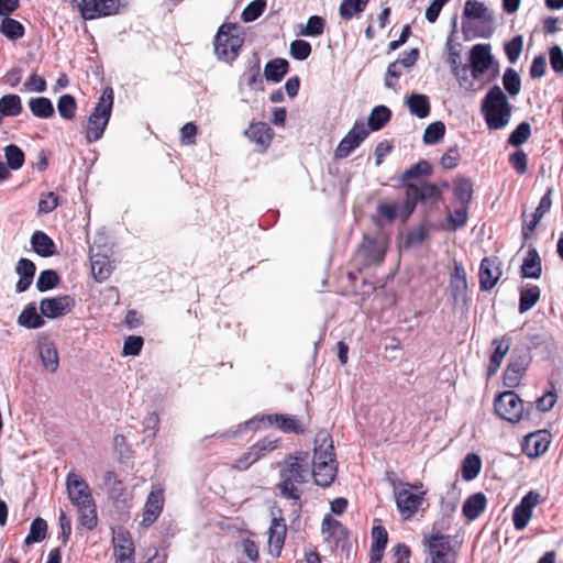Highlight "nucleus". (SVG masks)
<instances>
[{"mask_svg": "<svg viewBox=\"0 0 563 563\" xmlns=\"http://www.w3.org/2000/svg\"><path fill=\"white\" fill-rule=\"evenodd\" d=\"M85 20L115 14L125 5L123 0H73Z\"/></svg>", "mask_w": 563, "mask_h": 563, "instance_id": "1a4fd4ad", "label": "nucleus"}, {"mask_svg": "<svg viewBox=\"0 0 563 563\" xmlns=\"http://www.w3.org/2000/svg\"><path fill=\"white\" fill-rule=\"evenodd\" d=\"M43 317L42 313L37 312L36 307L30 303L18 317V323L26 329H38L44 325Z\"/></svg>", "mask_w": 563, "mask_h": 563, "instance_id": "72a5a7b5", "label": "nucleus"}, {"mask_svg": "<svg viewBox=\"0 0 563 563\" xmlns=\"http://www.w3.org/2000/svg\"><path fill=\"white\" fill-rule=\"evenodd\" d=\"M325 26V21L323 18L319 15H312L308 19V22L305 27H302L299 32L302 36H319L323 33Z\"/></svg>", "mask_w": 563, "mask_h": 563, "instance_id": "5fc2aeb1", "label": "nucleus"}, {"mask_svg": "<svg viewBox=\"0 0 563 563\" xmlns=\"http://www.w3.org/2000/svg\"><path fill=\"white\" fill-rule=\"evenodd\" d=\"M109 251L110 249L106 245L98 244L97 239L90 246L91 273L98 283L107 280L112 273L113 265L109 260Z\"/></svg>", "mask_w": 563, "mask_h": 563, "instance_id": "f8f14e48", "label": "nucleus"}, {"mask_svg": "<svg viewBox=\"0 0 563 563\" xmlns=\"http://www.w3.org/2000/svg\"><path fill=\"white\" fill-rule=\"evenodd\" d=\"M427 490L423 486L399 483L394 487L397 509L402 519H411L424 504Z\"/></svg>", "mask_w": 563, "mask_h": 563, "instance_id": "0eeeda50", "label": "nucleus"}, {"mask_svg": "<svg viewBox=\"0 0 563 563\" xmlns=\"http://www.w3.org/2000/svg\"><path fill=\"white\" fill-rule=\"evenodd\" d=\"M411 114L423 119L430 114V101L428 96L422 93H411L406 101Z\"/></svg>", "mask_w": 563, "mask_h": 563, "instance_id": "473e14b6", "label": "nucleus"}, {"mask_svg": "<svg viewBox=\"0 0 563 563\" xmlns=\"http://www.w3.org/2000/svg\"><path fill=\"white\" fill-rule=\"evenodd\" d=\"M0 32L9 40L15 41L24 35V26L14 19L5 16L0 25Z\"/></svg>", "mask_w": 563, "mask_h": 563, "instance_id": "de8ad7c7", "label": "nucleus"}, {"mask_svg": "<svg viewBox=\"0 0 563 563\" xmlns=\"http://www.w3.org/2000/svg\"><path fill=\"white\" fill-rule=\"evenodd\" d=\"M62 206L60 197L53 191L43 194L38 200V211H54Z\"/></svg>", "mask_w": 563, "mask_h": 563, "instance_id": "69168bd1", "label": "nucleus"}, {"mask_svg": "<svg viewBox=\"0 0 563 563\" xmlns=\"http://www.w3.org/2000/svg\"><path fill=\"white\" fill-rule=\"evenodd\" d=\"M21 97L14 93L4 95L0 98V114L3 117H18L22 112Z\"/></svg>", "mask_w": 563, "mask_h": 563, "instance_id": "c9c22d12", "label": "nucleus"}, {"mask_svg": "<svg viewBox=\"0 0 563 563\" xmlns=\"http://www.w3.org/2000/svg\"><path fill=\"white\" fill-rule=\"evenodd\" d=\"M407 195L409 198H412L413 201H429L438 199L440 190L434 184L430 183H421L419 185L410 184L409 187H407Z\"/></svg>", "mask_w": 563, "mask_h": 563, "instance_id": "c85d7f7f", "label": "nucleus"}, {"mask_svg": "<svg viewBox=\"0 0 563 563\" xmlns=\"http://www.w3.org/2000/svg\"><path fill=\"white\" fill-rule=\"evenodd\" d=\"M430 563H453L455 550L449 536L431 533L423 539Z\"/></svg>", "mask_w": 563, "mask_h": 563, "instance_id": "6e6552de", "label": "nucleus"}, {"mask_svg": "<svg viewBox=\"0 0 563 563\" xmlns=\"http://www.w3.org/2000/svg\"><path fill=\"white\" fill-rule=\"evenodd\" d=\"M540 299V289L538 286L523 288L520 294V312L530 310Z\"/></svg>", "mask_w": 563, "mask_h": 563, "instance_id": "8fccbe9b", "label": "nucleus"}, {"mask_svg": "<svg viewBox=\"0 0 563 563\" xmlns=\"http://www.w3.org/2000/svg\"><path fill=\"white\" fill-rule=\"evenodd\" d=\"M112 106L113 89L107 87L102 91L86 124V140L88 143L97 142L102 137L111 117Z\"/></svg>", "mask_w": 563, "mask_h": 563, "instance_id": "39448f33", "label": "nucleus"}, {"mask_svg": "<svg viewBox=\"0 0 563 563\" xmlns=\"http://www.w3.org/2000/svg\"><path fill=\"white\" fill-rule=\"evenodd\" d=\"M245 135L252 142L260 145L263 151L269 146L273 140V131L269 125L264 122L252 123L245 131Z\"/></svg>", "mask_w": 563, "mask_h": 563, "instance_id": "bb28decb", "label": "nucleus"}, {"mask_svg": "<svg viewBox=\"0 0 563 563\" xmlns=\"http://www.w3.org/2000/svg\"><path fill=\"white\" fill-rule=\"evenodd\" d=\"M445 133V125L441 121L433 122L427 126L423 133V142L428 145L439 143Z\"/></svg>", "mask_w": 563, "mask_h": 563, "instance_id": "603ef678", "label": "nucleus"}, {"mask_svg": "<svg viewBox=\"0 0 563 563\" xmlns=\"http://www.w3.org/2000/svg\"><path fill=\"white\" fill-rule=\"evenodd\" d=\"M448 64L451 71L459 80L462 88L474 90L473 80L468 77V66L461 63V52L459 46L448 44Z\"/></svg>", "mask_w": 563, "mask_h": 563, "instance_id": "6ab92c4d", "label": "nucleus"}, {"mask_svg": "<svg viewBox=\"0 0 563 563\" xmlns=\"http://www.w3.org/2000/svg\"><path fill=\"white\" fill-rule=\"evenodd\" d=\"M539 503V495L537 493H528L515 508L512 520L517 530L525 529L532 516V510Z\"/></svg>", "mask_w": 563, "mask_h": 563, "instance_id": "4be33fe9", "label": "nucleus"}, {"mask_svg": "<svg viewBox=\"0 0 563 563\" xmlns=\"http://www.w3.org/2000/svg\"><path fill=\"white\" fill-rule=\"evenodd\" d=\"M38 356L43 367L49 372L55 373L59 366L58 352L55 344L46 338L38 341Z\"/></svg>", "mask_w": 563, "mask_h": 563, "instance_id": "a878e982", "label": "nucleus"}, {"mask_svg": "<svg viewBox=\"0 0 563 563\" xmlns=\"http://www.w3.org/2000/svg\"><path fill=\"white\" fill-rule=\"evenodd\" d=\"M482 461L477 454L471 453L465 456L462 464V477L465 481H472L479 474Z\"/></svg>", "mask_w": 563, "mask_h": 563, "instance_id": "c03bdc74", "label": "nucleus"}, {"mask_svg": "<svg viewBox=\"0 0 563 563\" xmlns=\"http://www.w3.org/2000/svg\"><path fill=\"white\" fill-rule=\"evenodd\" d=\"M391 112L385 106L375 107L368 117V126L373 131L380 130L390 119Z\"/></svg>", "mask_w": 563, "mask_h": 563, "instance_id": "49530a36", "label": "nucleus"}, {"mask_svg": "<svg viewBox=\"0 0 563 563\" xmlns=\"http://www.w3.org/2000/svg\"><path fill=\"white\" fill-rule=\"evenodd\" d=\"M473 192V185L471 180L461 178L454 183V195L461 203L470 201Z\"/></svg>", "mask_w": 563, "mask_h": 563, "instance_id": "052dcab7", "label": "nucleus"}, {"mask_svg": "<svg viewBox=\"0 0 563 563\" xmlns=\"http://www.w3.org/2000/svg\"><path fill=\"white\" fill-rule=\"evenodd\" d=\"M286 523L283 519H273L268 528L267 551L273 558L280 555L286 538Z\"/></svg>", "mask_w": 563, "mask_h": 563, "instance_id": "5701e85b", "label": "nucleus"}, {"mask_svg": "<svg viewBox=\"0 0 563 563\" xmlns=\"http://www.w3.org/2000/svg\"><path fill=\"white\" fill-rule=\"evenodd\" d=\"M309 418L307 416L287 415V413H271L256 416L247 420L243 424H239L232 435H238L243 430H261L269 427H275L284 433L303 434L309 427Z\"/></svg>", "mask_w": 563, "mask_h": 563, "instance_id": "f03ea898", "label": "nucleus"}, {"mask_svg": "<svg viewBox=\"0 0 563 563\" xmlns=\"http://www.w3.org/2000/svg\"><path fill=\"white\" fill-rule=\"evenodd\" d=\"M113 558L115 561H135L134 543L130 532L123 528H117L112 531Z\"/></svg>", "mask_w": 563, "mask_h": 563, "instance_id": "f3484780", "label": "nucleus"}, {"mask_svg": "<svg viewBox=\"0 0 563 563\" xmlns=\"http://www.w3.org/2000/svg\"><path fill=\"white\" fill-rule=\"evenodd\" d=\"M66 489L68 498L75 507L93 501L88 484L75 472L68 473L66 477Z\"/></svg>", "mask_w": 563, "mask_h": 563, "instance_id": "2eb2a0df", "label": "nucleus"}, {"mask_svg": "<svg viewBox=\"0 0 563 563\" xmlns=\"http://www.w3.org/2000/svg\"><path fill=\"white\" fill-rule=\"evenodd\" d=\"M74 306L70 296L44 298L40 301L41 313L48 319H57L67 314Z\"/></svg>", "mask_w": 563, "mask_h": 563, "instance_id": "aec40b11", "label": "nucleus"}, {"mask_svg": "<svg viewBox=\"0 0 563 563\" xmlns=\"http://www.w3.org/2000/svg\"><path fill=\"white\" fill-rule=\"evenodd\" d=\"M290 55L297 60H305L311 54V45L303 40H295L290 43Z\"/></svg>", "mask_w": 563, "mask_h": 563, "instance_id": "680f3d73", "label": "nucleus"}, {"mask_svg": "<svg viewBox=\"0 0 563 563\" xmlns=\"http://www.w3.org/2000/svg\"><path fill=\"white\" fill-rule=\"evenodd\" d=\"M280 476L279 488L282 494L287 498L298 499L297 484L303 483L308 476V454L301 452L288 456L282 465Z\"/></svg>", "mask_w": 563, "mask_h": 563, "instance_id": "20e7f679", "label": "nucleus"}, {"mask_svg": "<svg viewBox=\"0 0 563 563\" xmlns=\"http://www.w3.org/2000/svg\"><path fill=\"white\" fill-rule=\"evenodd\" d=\"M430 173V164L427 161L421 159L417 164L412 165L409 169H407L402 174L401 179L409 186L410 184H413V181H419L422 177L428 176Z\"/></svg>", "mask_w": 563, "mask_h": 563, "instance_id": "79ce46f5", "label": "nucleus"}, {"mask_svg": "<svg viewBox=\"0 0 563 563\" xmlns=\"http://www.w3.org/2000/svg\"><path fill=\"white\" fill-rule=\"evenodd\" d=\"M98 485L101 489H104L109 493H114L119 489L120 482L112 471H106L102 473L100 483Z\"/></svg>", "mask_w": 563, "mask_h": 563, "instance_id": "774afa93", "label": "nucleus"}, {"mask_svg": "<svg viewBox=\"0 0 563 563\" xmlns=\"http://www.w3.org/2000/svg\"><path fill=\"white\" fill-rule=\"evenodd\" d=\"M450 289L455 301L465 300L467 290L466 272L459 263L454 264V269L451 273Z\"/></svg>", "mask_w": 563, "mask_h": 563, "instance_id": "cd10ccee", "label": "nucleus"}, {"mask_svg": "<svg viewBox=\"0 0 563 563\" xmlns=\"http://www.w3.org/2000/svg\"><path fill=\"white\" fill-rule=\"evenodd\" d=\"M479 287L482 290H490L503 275L501 262L498 257H485L479 266Z\"/></svg>", "mask_w": 563, "mask_h": 563, "instance_id": "a211bd4d", "label": "nucleus"}, {"mask_svg": "<svg viewBox=\"0 0 563 563\" xmlns=\"http://www.w3.org/2000/svg\"><path fill=\"white\" fill-rule=\"evenodd\" d=\"M288 62L284 58H274L269 60L264 68L266 80L279 82L288 71Z\"/></svg>", "mask_w": 563, "mask_h": 563, "instance_id": "f704fd0d", "label": "nucleus"}, {"mask_svg": "<svg viewBox=\"0 0 563 563\" xmlns=\"http://www.w3.org/2000/svg\"><path fill=\"white\" fill-rule=\"evenodd\" d=\"M31 244L36 254L42 257H49L55 254L56 247L53 240L42 231L33 233Z\"/></svg>", "mask_w": 563, "mask_h": 563, "instance_id": "2f4dec72", "label": "nucleus"}, {"mask_svg": "<svg viewBox=\"0 0 563 563\" xmlns=\"http://www.w3.org/2000/svg\"><path fill=\"white\" fill-rule=\"evenodd\" d=\"M76 508L78 511L79 523L88 530L96 528L98 517L95 500L84 504L82 506H77Z\"/></svg>", "mask_w": 563, "mask_h": 563, "instance_id": "58836bf2", "label": "nucleus"}, {"mask_svg": "<svg viewBox=\"0 0 563 563\" xmlns=\"http://www.w3.org/2000/svg\"><path fill=\"white\" fill-rule=\"evenodd\" d=\"M143 346V339L137 335L128 336L123 343L122 355L136 356Z\"/></svg>", "mask_w": 563, "mask_h": 563, "instance_id": "338daca9", "label": "nucleus"}, {"mask_svg": "<svg viewBox=\"0 0 563 563\" xmlns=\"http://www.w3.org/2000/svg\"><path fill=\"white\" fill-rule=\"evenodd\" d=\"M368 131L363 122L356 121L347 134L341 140L334 151L338 159L347 157L366 139Z\"/></svg>", "mask_w": 563, "mask_h": 563, "instance_id": "dca6fc26", "label": "nucleus"}, {"mask_svg": "<svg viewBox=\"0 0 563 563\" xmlns=\"http://www.w3.org/2000/svg\"><path fill=\"white\" fill-rule=\"evenodd\" d=\"M244 37L235 23H223L214 37V53L223 62H233L240 52Z\"/></svg>", "mask_w": 563, "mask_h": 563, "instance_id": "423d86ee", "label": "nucleus"}, {"mask_svg": "<svg viewBox=\"0 0 563 563\" xmlns=\"http://www.w3.org/2000/svg\"><path fill=\"white\" fill-rule=\"evenodd\" d=\"M531 134V126L528 122H521L509 135L508 142L514 146L526 143Z\"/></svg>", "mask_w": 563, "mask_h": 563, "instance_id": "4d7b16f0", "label": "nucleus"}, {"mask_svg": "<svg viewBox=\"0 0 563 563\" xmlns=\"http://www.w3.org/2000/svg\"><path fill=\"white\" fill-rule=\"evenodd\" d=\"M526 371V362L522 357H514L507 365L504 373V384L506 387L515 388L519 385Z\"/></svg>", "mask_w": 563, "mask_h": 563, "instance_id": "c756f323", "label": "nucleus"}, {"mask_svg": "<svg viewBox=\"0 0 563 563\" xmlns=\"http://www.w3.org/2000/svg\"><path fill=\"white\" fill-rule=\"evenodd\" d=\"M427 235L428 228L424 224H420L409 231L405 236H401L399 247L400 250H404L419 245L426 240Z\"/></svg>", "mask_w": 563, "mask_h": 563, "instance_id": "37998d69", "label": "nucleus"}, {"mask_svg": "<svg viewBox=\"0 0 563 563\" xmlns=\"http://www.w3.org/2000/svg\"><path fill=\"white\" fill-rule=\"evenodd\" d=\"M465 18L474 20H483L485 22H493V15L483 2L477 0H467L465 2L464 12Z\"/></svg>", "mask_w": 563, "mask_h": 563, "instance_id": "e433bc0d", "label": "nucleus"}, {"mask_svg": "<svg viewBox=\"0 0 563 563\" xmlns=\"http://www.w3.org/2000/svg\"><path fill=\"white\" fill-rule=\"evenodd\" d=\"M503 84L509 95L517 96L520 92L521 80H520L518 73L515 69H512V68L506 69L504 77H503Z\"/></svg>", "mask_w": 563, "mask_h": 563, "instance_id": "6e6d98bb", "label": "nucleus"}, {"mask_svg": "<svg viewBox=\"0 0 563 563\" xmlns=\"http://www.w3.org/2000/svg\"><path fill=\"white\" fill-rule=\"evenodd\" d=\"M486 498L483 494H474L466 499L463 505L464 515L473 520L477 518L485 509Z\"/></svg>", "mask_w": 563, "mask_h": 563, "instance_id": "a19ab883", "label": "nucleus"}, {"mask_svg": "<svg viewBox=\"0 0 563 563\" xmlns=\"http://www.w3.org/2000/svg\"><path fill=\"white\" fill-rule=\"evenodd\" d=\"M496 413L504 420L516 423L523 416V402L514 391L501 393L494 402Z\"/></svg>", "mask_w": 563, "mask_h": 563, "instance_id": "9d476101", "label": "nucleus"}, {"mask_svg": "<svg viewBox=\"0 0 563 563\" xmlns=\"http://www.w3.org/2000/svg\"><path fill=\"white\" fill-rule=\"evenodd\" d=\"M47 523L42 518H36L32 521L30 532L25 538L26 544L41 542L46 538Z\"/></svg>", "mask_w": 563, "mask_h": 563, "instance_id": "3c124183", "label": "nucleus"}, {"mask_svg": "<svg viewBox=\"0 0 563 563\" xmlns=\"http://www.w3.org/2000/svg\"><path fill=\"white\" fill-rule=\"evenodd\" d=\"M164 489L161 485H153L144 504L141 525L145 528L152 526L161 516L164 507Z\"/></svg>", "mask_w": 563, "mask_h": 563, "instance_id": "4468645a", "label": "nucleus"}, {"mask_svg": "<svg viewBox=\"0 0 563 563\" xmlns=\"http://www.w3.org/2000/svg\"><path fill=\"white\" fill-rule=\"evenodd\" d=\"M76 101L70 95H63L57 101V110L62 118L71 120L76 113Z\"/></svg>", "mask_w": 563, "mask_h": 563, "instance_id": "864d4df0", "label": "nucleus"}, {"mask_svg": "<svg viewBox=\"0 0 563 563\" xmlns=\"http://www.w3.org/2000/svg\"><path fill=\"white\" fill-rule=\"evenodd\" d=\"M338 465L330 434L320 431L314 438L311 474L317 485L327 487L335 478Z\"/></svg>", "mask_w": 563, "mask_h": 563, "instance_id": "f257e3e1", "label": "nucleus"}, {"mask_svg": "<svg viewBox=\"0 0 563 563\" xmlns=\"http://www.w3.org/2000/svg\"><path fill=\"white\" fill-rule=\"evenodd\" d=\"M494 64L489 44H475L470 52L468 71L471 80H482Z\"/></svg>", "mask_w": 563, "mask_h": 563, "instance_id": "9b49d317", "label": "nucleus"}, {"mask_svg": "<svg viewBox=\"0 0 563 563\" xmlns=\"http://www.w3.org/2000/svg\"><path fill=\"white\" fill-rule=\"evenodd\" d=\"M322 534L327 542L338 544L346 538V530L338 520L325 517L322 521Z\"/></svg>", "mask_w": 563, "mask_h": 563, "instance_id": "7c9ffc66", "label": "nucleus"}, {"mask_svg": "<svg viewBox=\"0 0 563 563\" xmlns=\"http://www.w3.org/2000/svg\"><path fill=\"white\" fill-rule=\"evenodd\" d=\"M522 48L523 38L521 35L512 37L509 42L505 44V53L509 63L515 64L519 59Z\"/></svg>", "mask_w": 563, "mask_h": 563, "instance_id": "bf43d9fd", "label": "nucleus"}, {"mask_svg": "<svg viewBox=\"0 0 563 563\" xmlns=\"http://www.w3.org/2000/svg\"><path fill=\"white\" fill-rule=\"evenodd\" d=\"M4 156L7 159L5 165L8 169H20L24 164V153L19 146L14 144H10L4 147Z\"/></svg>", "mask_w": 563, "mask_h": 563, "instance_id": "09e8293b", "label": "nucleus"}, {"mask_svg": "<svg viewBox=\"0 0 563 563\" xmlns=\"http://www.w3.org/2000/svg\"><path fill=\"white\" fill-rule=\"evenodd\" d=\"M58 275L54 271H43L36 280V288L40 291H46L48 289L54 288L58 284Z\"/></svg>", "mask_w": 563, "mask_h": 563, "instance_id": "e2e57ef3", "label": "nucleus"}, {"mask_svg": "<svg viewBox=\"0 0 563 563\" xmlns=\"http://www.w3.org/2000/svg\"><path fill=\"white\" fill-rule=\"evenodd\" d=\"M369 0H343L339 11L342 19L350 20L354 15L363 12Z\"/></svg>", "mask_w": 563, "mask_h": 563, "instance_id": "a18cd8bd", "label": "nucleus"}, {"mask_svg": "<svg viewBox=\"0 0 563 563\" xmlns=\"http://www.w3.org/2000/svg\"><path fill=\"white\" fill-rule=\"evenodd\" d=\"M550 445V433L547 431H538L528 434L522 444V450L529 457H538L543 454Z\"/></svg>", "mask_w": 563, "mask_h": 563, "instance_id": "b1692460", "label": "nucleus"}, {"mask_svg": "<svg viewBox=\"0 0 563 563\" xmlns=\"http://www.w3.org/2000/svg\"><path fill=\"white\" fill-rule=\"evenodd\" d=\"M278 446V439L269 437L264 438L256 442L254 445H252L246 453H244L240 459L236 460L235 467L239 470H246L253 463H255L266 454L273 452Z\"/></svg>", "mask_w": 563, "mask_h": 563, "instance_id": "ddd939ff", "label": "nucleus"}, {"mask_svg": "<svg viewBox=\"0 0 563 563\" xmlns=\"http://www.w3.org/2000/svg\"><path fill=\"white\" fill-rule=\"evenodd\" d=\"M482 112L489 130H500L509 124L511 106L500 87L489 89L482 101Z\"/></svg>", "mask_w": 563, "mask_h": 563, "instance_id": "7ed1b4c3", "label": "nucleus"}, {"mask_svg": "<svg viewBox=\"0 0 563 563\" xmlns=\"http://www.w3.org/2000/svg\"><path fill=\"white\" fill-rule=\"evenodd\" d=\"M29 107L33 115L36 118L48 119L54 115V107L48 98H31L29 100Z\"/></svg>", "mask_w": 563, "mask_h": 563, "instance_id": "ea45409f", "label": "nucleus"}, {"mask_svg": "<svg viewBox=\"0 0 563 563\" xmlns=\"http://www.w3.org/2000/svg\"><path fill=\"white\" fill-rule=\"evenodd\" d=\"M494 351L490 355L487 373L488 377L494 376L499 369L505 356L510 350L511 340L508 336H501L493 340Z\"/></svg>", "mask_w": 563, "mask_h": 563, "instance_id": "393cba45", "label": "nucleus"}, {"mask_svg": "<svg viewBox=\"0 0 563 563\" xmlns=\"http://www.w3.org/2000/svg\"><path fill=\"white\" fill-rule=\"evenodd\" d=\"M266 8V0H254L243 10L241 18L244 22H253L262 15Z\"/></svg>", "mask_w": 563, "mask_h": 563, "instance_id": "13d9d810", "label": "nucleus"}, {"mask_svg": "<svg viewBox=\"0 0 563 563\" xmlns=\"http://www.w3.org/2000/svg\"><path fill=\"white\" fill-rule=\"evenodd\" d=\"M159 417L156 412H148L143 420V432L146 438L155 439L159 430Z\"/></svg>", "mask_w": 563, "mask_h": 563, "instance_id": "0e129e2a", "label": "nucleus"}, {"mask_svg": "<svg viewBox=\"0 0 563 563\" xmlns=\"http://www.w3.org/2000/svg\"><path fill=\"white\" fill-rule=\"evenodd\" d=\"M522 276L526 278H539L542 272L541 258L536 250H530L521 267Z\"/></svg>", "mask_w": 563, "mask_h": 563, "instance_id": "4c0bfd02", "label": "nucleus"}, {"mask_svg": "<svg viewBox=\"0 0 563 563\" xmlns=\"http://www.w3.org/2000/svg\"><path fill=\"white\" fill-rule=\"evenodd\" d=\"M388 244V238L384 234H379L375 240L365 239L360 254L366 256L368 264H380L385 257Z\"/></svg>", "mask_w": 563, "mask_h": 563, "instance_id": "412c9836", "label": "nucleus"}]
</instances>
